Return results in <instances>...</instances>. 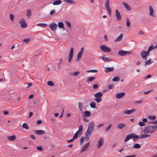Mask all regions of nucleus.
<instances>
[{"mask_svg":"<svg viewBox=\"0 0 157 157\" xmlns=\"http://www.w3.org/2000/svg\"><path fill=\"white\" fill-rule=\"evenodd\" d=\"M94 124L93 121H90L88 124V127L85 134V136L82 137L80 139V144H82L85 140L87 141L89 139L93 132L94 127Z\"/></svg>","mask_w":157,"mask_h":157,"instance_id":"obj_1","label":"nucleus"},{"mask_svg":"<svg viewBox=\"0 0 157 157\" xmlns=\"http://www.w3.org/2000/svg\"><path fill=\"white\" fill-rule=\"evenodd\" d=\"M157 129V125L152 126H147L145 127L143 130L144 134L152 133L156 131Z\"/></svg>","mask_w":157,"mask_h":157,"instance_id":"obj_2","label":"nucleus"},{"mask_svg":"<svg viewBox=\"0 0 157 157\" xmlns=\"http://www.w3.org/2000/svg\"><path fill=\"white\" fill-rule=\"evenodd\" d=\"M103 95V93L102 92H98L94 95V96L95 97V100L98 103L102 101L101 97Z\"/></svg>","mask_w":157,"mask_h":157,"instance_id":"obj_3","label":"nucleus"},{"mask_svg":"<svg viewBox=\"0 0 157 157\" xmlns=\"http://www.w3.org/2000/svg\"><path fill=\"white\" fill-rule=\"evenodd\" d=\"M149 15L152 18H155V16L154 13V11L153 8L151 6H149Z\"/></svg>","mask_w":157,"mask_h":157,"instance_id":"obj_4","label":"nucleus"},{"mask_svg":"<svg viewBox=\"0 0 157 157\" xmlns=\"http://www.w3.org/2000/svg\"><path fill=\"white\" fill-rule=\"evenodd\" d=\"M19 23L22 28H25L27 27V24L25 22L24 18H22L19 21Z\"/></svg>","mask_w":157,"mask_h":157,"instance_id":"obj_5","label":"nucleus"},{"mask_svg":"<svg viewBox=\"0 0 157 157\" xmlns=\"http://www.w3.org/2000/svg\"><path fill=\"white\" fill-rule=\"evenodd\" d=\"M149 55V53L147 51H143L141 53V56L143 59L144 60L147 59V56Z\"/></svg>","mask_w":157,"mask_h":157,"instance_id":"obj_6","label":"nucleus"},{"mask_svg":"<svg viewBox=\"0 0 157 157\" xmlns=\"http://www.w3.org/2000/svg\"><path fill=\"white\" fill-rule=\"evenodd\" d=\"M118 53L119 55L121 56H124L127 54H131V52L129 51L124 50L119 51Z\"/></svg>","mask_w":157,"mask_h":157,"instance_id":"obj_7","label":"nucleus"},{"mask_svg":"<svg viewBox=\"0 0 157 157\" xmlns=\"http://www.w3.org/2000/svg\"><path fill=\"white\" fill-rule=\"evenodd\" d=\"M101 50L104 52H110L111 49L105 45H101L100 46Z\"/></svg>","mask_w":157,"mask_h":157,"instance_id":"obj_8","label":"nucleus"},{"mask_svg":"<svg viewBox=\"0 0 157 157\" xmlns=\"http://www.w3.org/2000/svg\"><path fill=\"white\" fill-rule=\"evenodd\" d=\"M74 53V48L72 47L71 48L69 52V57L68 58V61L69 62H70L72 59Z\"/></svg>","mask_w":157,"mask_h":157,"instance_id":"obj_9","label":"nucleus"},{"mask_svg":"<svg viewBox=\"0 0 157 157\" xmlns=\"http://www.w3.org/2000/svg\"><path fill=\"white\" fill-rule=\"evenodd\" d=\"M134 135L133 133H131L130 134L127 135L125 138L124 140V141L125 142L128 141L129 140L132 138Z\"/></svg>","mask_w":157,"mask_h":157,"instance_id":"obj_10","label":"nucleus"},{"mask_svg":"<svg viewBox=\"0 0 157 157\" xmlns=\"http://www.w3.org/2000/svg\"><path fill=\"white\" fill-rule=\"evenodd\" d=\"M90 144V142H88L86 144L85 146H83L80 152V153H82L83 152L86 151V149L89 147Z\"/></svg>","mask_w":157,"mask_h":157,"instance_id":"obj_11","label":"nucleus"},{"mask_svg":"<svg viewBox=\"0 0 157 157\" xmlns=\"http://www.w3.org/2000/svg\"><path fill=\"white\" fill-rule=\"evenodd\" d=\"M104 139L103 137H101L100 138L98 142V145L97 146L98 148H100L104 144Z\"/></svg>","mask_w":157,"mask_h":157,"instance_id":"obj_12","label":"nucleus"},{"mask_svg":"<svg viewBox=\"0 0 157 157\" xmlns=\"http://www.w3.org/2000/svg\"><path fill=\"white\" fill-rule=\"evenodd\" d=\"M115 12L116 17L117 20L118 21H120L121 19V17L119 12L118 10H117L116 9L115 10Z\"/></svg>","mask_w":157,"mask_h":157,"instance_id":"obj_13","label":"nucleus"},{"mask_svg":"<svg viewBox=\"0 0 157 157\" xmlns=\"http://www.w3.org/2000/svg\"><path fill=\"white\" fill-rule=\"evenodd\" d=\"M136 111L135 109H132L129 110H126L123 112V113L124 114H130Z\"/></svg>","mask_w":157,"mask_h":157,"instance_id":"obj_14","label":"nucleus"},{"mask_svg":"<svg viewBox=\"0 0 157 157\" xmlns=\"http://www.w3.org/2000/svg\"><path fill=\"white\" fill-rule=\"evenodd\" d=\"M57 27V25L56 24L53 23L49 25V28L52 30L54 31Z\"/></svg>","mask_w":157,"mask_h":157,"instance_id":"obj_15","label":"nucleus"},{"mask_svg":"<svg viewBox=\"0 0 157 157\" xmlns=\"http://www.w3.org/2000/svg\"><path fill=\"white\" fill-rule=\"evenodd\" d=\"M122 4L126 9L128 11L131 10V8L130 6L127 3L123 2Z\"/></svg>","mask_w":157,"mask_h":157,"instance_id":"obj_16","label":"nucleus"},{"mask_svg":"<svg viewBox=\"0 0 157 157\" xmlns=\"http://www.w3.org/2000/svg\"><path fill=\"white\" fill-rule=\"evenodd\" d=\"M34 133L38 135H43L44 134V131L43 130H35Z\"/></svg>","mask_w":157,"mask_h":157,"instance_id":"obj_17","label":"nucleus"},{"mask_svg":"<svg viewBox=\"0 0 157 157\" xmlns=\"http://www.w3.org/2000/svg\"><path fill=\"white\" fill-rule=\"evenodd\" d=\"M125 95V93L123 92H121L117 93L116 96V97L118 99L121 98L123 97Z\"/></svg>","mask_w":157,"mask_h":157,"instance_id":"obj_18","label":"nucleus"},{"mask_svg":"<svg viewBox=\"0 0 157 157\" xmlns=\"http://www.w3.org/2000/svg\"><path fill=\"white\" fill-rule=\"evenodd\" d=\"M123 34L122 33H121L120 36L115 40V42H117L121 41L122 38Z\"/></svg>","mask_w":157,"mask_h":157,"instance_id":"obj_19","label":"nucleus"},{"mask_svg":"<svg viewBox=\"0 0 157 157\" xmlns=\"http://www.w3.org/2000/svg\"><path fill=\"white\" fill-rule=\"evenodd\" d=\"M150 136V135L147 134H144L141 135L140 136V138L142 139L144 138H147Z\"/></svg>","mask_w":157,"mask_h":157,"instance_id":"obj_20","label":"nucleus"},{"mask_svg":"<svg viewBox=\"0 0 157 157\" xmlns=\"http://www.w3.org/2000/svg\"><path fill=\"white\" fill-rule=\"evenodd\" d=\"M114 70L113 67H109L105 68V72L108 73L113 71Z\"/></svg>","mask_w":157,"mask_h":157,"instance_id":"obj_21","label":"nucleus"},{"mask_svg":"<svg viewBox=\"0 0 157 157\" xmlns=\"http://www.w3.org/2000/svg\"><path fill=\"white\" fill-rule=\"evenodd\" d=\"M101 58L103 59L105 62H109L112 60V58L105 57L104 56H101Z\"/></svg>","mask_w":157,"mask_h":157,"instance_id":"obj_22","label":"nucleus"},{"mask_svg":"<svg viewBox=\"0 0 157 157\" xmlns=\"http://www.w3.org/2000/svg\"><path fill=\"white\" fill-rule=\"evenodd\" d=\"M126 126V124L123 123L118 124L117 126V128L118 129H121Z\"/></svg>","mask_w":157,"mask_h":157,"instance_id":"obj_23","label":"nucleus"},{"mask_svg":"<svg viewBox=\"0 0 157 157\" xmlns=\"http://www.w3.org/2000/svg\"><path fill=\"white\" fill-rule=\"evenodd\" d=\"M16 136L15 135L8 136V140L10 141H13L15 140L16 139Z\"/></svg>","mask_w":157,"mask_h":157,"instance_id":"obj_24","label":"nucleus"},{"mask_svg":"<svg viewBox=\"0 0 157 157\" xmlns=\"http://www.w3.org/2000/svg\"><path fill=\"white\" fill-rule=\"evenodd\" d=\"M80 74V72L78 71H76L75 72L71 73L70 74L73 76H77Z\"/></svg>","mask_w":157,"mask_h":157,"instance_id":"obj_25","label":"nucleus"},{"mask_svg":"<svg viewBox=\"0 0 157 157\" xmlns=\"http://www.w3.org/2000/svg\"><path fill=\"white\" fill-rule=\"evenodd\" d=\"M65 1L66 2L72 5H75V2L72 0H65Z\"/></svg>","mask_w":157,"mask_h":157,"instance_id":"obj_26","label":"nucleus"},{"mask_svg":"<svg viewBox=\"0 0 157 157\" xmlns=\"http://www.w3.org/2000/svg\"><path fill=\"white\" fill-rule=\"evenodd\" d=\"M31 11L30 9L27 10V13H26V16L28 17H29L31 15Z\"/></svg>","mask_w":157,"mask_h":157,"instance_id":"obj_27","label":"nucleus"},{"mask_svg":"<svg viewBox=\"0 0 157 157\" xmlns=\"http://www.w3.org/2000/svg\"><path fill=\"white\" fill-rule=\"evenodd\" d=\"M82 129H83L82 126V124H81L79 126L78 130L77 131L78 132H79V133L81 134L82 133Z\"/></svg>","mask_w":157,"mask_h":157,"instance_id":"obj_28","label":"nucleus"},{"mask_svg":"<svg viewBox=\"0 0 157 157\" xmlns=\"http://www.w3.org/2000/svg\"><path fill=\"white\" fill-rule=\"evenodd\" d=\"M91 115V113L89 111H86L84 112V116L86 117H89Z\"/></svg>","mask_w":157,"mask_h":157,"instance_id":"obj_29","label":"nucleus"},{"mask_svg":"<svg viewBox=\"0 0 157 157\" xmlns=\"http://www.w3.org/2000/svg\"><path fill=\"white\" fill-rule=\"evenodd\" d=\"M78 108L81 111H82V109L83 105L80 102H79L78 104Z\"/></svg>","mask_w":157,"mask_h":157,"instance_id":"obj_30","label":"nucleus"},{"mask_svg":"<svg viewBox=\"0 0 157 157\" xmlns=\"http://www.w3.org/2000/svg\"><path fill=\"white\" fill-rule=\"evenodd\" d=\"M22 127L23 128H25L26 129H28L29 128V127L26 123H23L22 124Z\"/></svg>","mask_w":157,"mask_h":157,"instance_id":"obj_31","label":"nucleus"},{"mask_svg":"<svg viewBox=\"0 0 157 157\" xmlns=\"http://www.w3.org/2000/svg\"><path fill=\"white\" fill-rule=\"evenodd\" d=\"M155 49L154 47H153V45H151L148 48L147 52L149 53L152 50Z\"/></svg>","mask_w":157,"mask_h":157,"instance_id":"obj_32","label":"nucleus"},{"mask_svg":"<svg viewBox=\"0 0 157 157\" xmlns=\"http://www.w3.org/2000/svg\"><path fill=\"white\" fill-rule=\"evenodd\" d=\"M80 134H81V133H79V132H78L77 131L75 133V135H74L73 138L75 139H77L78 137V135Z\"/></svg>","mask_w":157,"mask_h":157,"instance_id":"obj_33","label":"nucleus"},{"mask_svg":"<svg viewBox=\"0 0 157 157\" xmlns=\"http://www.w3.org/2000/svg\"><path fill=\"white\" fill-rule=\"evenodd\" d=\"M132 138L133 140L135 141L138 140L140 138V137L138 135H134Z\"/></svg>","mask_w":157,"mask_h":157,"instance_id":"obj_34","label":"nucleus"},{"mask_svg":"<svg viewBox=\"0 0 157 157\" xmlns=\"http://www.w3.org/2000/svg\"><path fill=\"white\" fill-rule=\"evenodd\" d=\"M140 145L138 144H136L133 146V147L136 149H138L140 148Z\"/></svg>","mask_w":157,"mask_h":157,"instance_id":"obj_35","label":"nucleus"},{"mask_svg":"<svg viewBox=\"0 0 157 157\" xmlns=\"http://www.w3.org/2000/svg\"><path fill=\"white\" fill-rule=\"evenodd\" d=\"M148 118L151 120H154L155 119L156 117L155 115L153 116H148Z\"/></svg>","mask_w":157,"mask_h":157,"instance_id":"obj_36","label":"nucleus"},{"mask_svg":"<svg viewBox=\"0 0 157 157\" xmlns=\"http://www.w3.org/2000/svg\"><path fill=\"white\" fill-rule=\"evenodd\" d=\"M95 78V77H89L87 79V82H89L92 81L94 80Z\"/></svg>","mask_w":157,"mask_h":157,"instance_id":"obj_37","label":"nucleus"},{"mask_svg":"<svg viewBox=\"0 0 157 157\" xmlns=\"http://www.w3.org/2000/svg\"><path fill=\"white\" fill-rule=\"evenodd\" d=\"M37 25L43 27H46L47 26V25L45 23H39L37 24Z\"/></svg>","mask_w":157,"mask_h":157,"instance_id":"obj_38","label":"nucleus"},{"mask_svg":"<svg viewBox=\"0 0 157 157\" xmlns=\"http://www.w3.org/2000/svg\"><path fill=\"white\" fill-rule=\"evenodd\" d=\"M151 62V59H149L148 60L146 61L145 62V65H149Z\"/></svg>","mask_w":157,"mask_h":157,"instance_id":"obj_39","label":"nucleus"},{"mask_svg":"<svg viewBox=\"0 0 157 157\" xmlns=\"http://www.w3.org/2000/svg\"><path fill=\"white\" fill-rule=\"evenodd\" d=\"M66 23L67 26L70 29L71 28V25L70 22L68 21H66Z\"/></svg>","mask_w":157,"mask_h":157,"instance_id":"obj_40","label":"nucleus"},{"mask_svg":"<svg viewBox=\"0 0 157 157\" xmlns=\"http://www.w3.org/2000/svg\"><path fill=\"white\" fill-rule=\"evenodd\" d=\"M105 8L106 9V10H107L109 15H110L111 13V9L110 8V7L109 6V7H105Z\"/></svg>","mask_w":157,"mask_h":157,"instance_id":"obj_41","label":"nucleus"},{"mask_svg":"<svg viewBox=\"0 0 157 157\" xmlns=\"http://www.w3.org/2000/svg\"><path fill=\"white\" fill-rule=\"evenodd\" d=\"M98 72V70H87L86 71V72H94V73H96Z\"/></svg>","mask_w":157,"mask_h":157,"instance_id":"obj_42","label":"nucleus"},{"mask_svg":"<svg viewBox=\"0 0 157 157\" xmlns=\"http://www.w3.org/2000/svg\"><path fill=\"white\" fill-rule=\"evenodd\" d=\"M47 84L50 86H53L54 85V83L51 81H49L48 82Z\"/></svg>","mask_w":157,"mask_h":157,"instance_id":"obj_43","label":"nucleus"},{"mask_svg":"<svg viewBox=\"0 0 157 157\" xmlns=\"http://www.w3.org/2000/svg\"><path fill=\"white\" fill-rule=\"evenodd\" d=\"M120 80L119 77H115L113 79V81L114 82H117L119 81Z\"/></svg>","mask_w":157,"mask_h":157,"instance_id":"obj_44","label":"nucleus"},{"mask_svg":"<svg viewBox=\"0 0 157 157\" xmlns=\"http://www.w3.org/2000/svg\"><path fill=\"white\" fill-rule=\"evenodd\" d=\"M109 0H106V2L105 3V7H109Z\"/></svg>","mask_w":157,"mask_h":157,"instance_id":"obj_45","label":"nucleus"},{"mask_svg":"<svg viewBox=\"0 0 157 157\" xmlns=\"http://www.w3.org/2000/svg\"><path fill=\"white\" fill-rule=\"evenodd\" d=\"M37 149L40 151H42L43 150V148H42V146H39L37 147Z\"/></svg>","mask_w":157,"mask_h":157,"instance_id":"obj_46","label":"nucleus"},{"mask_svg":"<svg viewBox=\"0 0 157 157\" xmlns=\"http://www.w3.org/2000/svg\"><path fill=\"white\" fill-rule=\"evenodd\" d=\"M90 106L91 107L94 108L96 107V105L94 103L92 102L90 104Z\"/></svg>","mask_w":157,"mask_h":157,"instance_id":"obj_47","label":"nucleus"},{"mask_svg":"<svg viewBox=\"0 0 157 157\" xmlns=\"http://www.w3.org/2000/svg\"><path fill=\"white\" fill-rule=\"evenodd\" d=\"M82 55L78 53L77 55V58L76 59L77 61H78L81 58Z\"/></svg>","mask_w":157,"mask_h":157,"instance_id":"obj_48","label":"nucleus"},{"mask_svg":"<svg viewBox=\"0 0 157 157\" xmlns=\"http://www.w3.org/2000/svg\"><path fill=\"white\" fill-rule=\"evenodd\" d=\"M126 25L127 27H128L130 25V22L129 21V19L128 18L126 19Z\"/></svg>","mask_w":157,"mask_h":157,"instance_id":"obj_49","label":"nucleus"},{"mask_svg":"<svg viewBox=\"0 0 157 157\" xmlns=\"http://www.w3.org/2000/svg\"><path fill=\"white\" fill-rule=\"evenodd\" d=\"M30 41V39L28 38V39H25L23 40V42L24 43H28Z\"/></svg>","mask_w":157,"mask_h":157,"instance_id":"obj_50","label":"nucleus"},{"mask_svg":"<svg viewBox=\"0 0 157 157\" xmlns=\"http://www.w3.org/2000/svg\"><path fill=\"white\" fill-rule=\"evenodd\" d=\"M53 4L54 5H59V0H57L53 2Z\"/></svg>","mask_w":157,"mask_h":157,"instance_id":"obj_51","label":"nucleus"},{"mask_svg":"<svg viewBox=\"0 0 157 157\" xmlns=\"http://www.w3.org/2000/svg\"><path fill=\"white\" fill-rule=\"evenodd\" d=\"M111 126H112V124H110L109 125V126H108V127L105 129V132L108 131L111 128Z\"/></svg>","mask_w":157,"mask_h":157,"instance_id":"obj_52","label":"nucleus"},{"mask_svg":"<svg viewBox=\"0 0 157 157\" xmlns=\"http://www.w3.org/2000/svg\"><path fill=\"white\" fill-rule=\"evenodd\" d=\"M10 19L11 21H13L14 20V16L13 14L10 13Z\"/></svg>","mask_w":157,"mask_h":157,"instance_id":"obj_53","label":"nucleus"},{"mask_svg":"<svg viewBox=\"0 0 157 157\" xmlns=\"http://www.w3.org/2000/svg\"><path fill=\"white\" fill-rule=\"evenodd\" d=\"M84 51V48L82 47L80 51L78 53L82 55Z\"/></svg>","mask_w":157,"mask_h":157,"instance_id":"obj_54","label":"nucleus"},{"mask_svg":"<svg viewBox=\"0 0 157 157\" xmlns=\"http://www.w3.org/2000/svg\"><path fill=\"white\" fill-rule=\"evenodd\" d=\"M139 125L141 126H144L145 125V124L143 122L140 121L139 123Z\"/></svg>","mask_w":157,"mask_h":157,"instance_id":"obj_55","label":"nucleus"},{"mask_svg":"<svg viewBox=\"0 0 157 157\" xmlns=\"http://www.w3.org/2000/svg\"><path fill=\"white\" fill-rule=\"evenodd\" d=\"M64 27V24L63 23L61 22H59V28H63Z\"/></svg>","mask_w":157,"mask_h":157,"instance_id":"obj_56","label":"nucleus"},{"mask_svg":"<svg viewBox=\"0 0 157 157\" xmlns=\"http://www.w3.org/2000/svg\"><path fill=\"white\" fill-rule=\"evenodd\" d=\"M114 86L113 85H109L108 86V88L109 89H111L113 88Z\"/></svg>","mask_w":157,"mask_h":157,"instance_id":"obj_57","label":"nucleus"},{"mask_svg":"<svg viewBox=\"0 0 157 157\" xmlns=\"http://www.w3.org/2000/svg\"><path fill=\"white\" fill-rule=\"evenodd\" d=\"M93 87L94 89H97L98 87V86L97 84H95L93 85Z\"/></svg>","mask_w":157,"mask_h":157,"instance_id":"obj_58","label":"nucleus"},{"mask_svg":"<svg viewBox=\"0 0 157 157\" xmlns=\"http://www.w3.org/2000/svg\"><path fill=\"white\" fill-rule=\"evenodd\" d=\"M151 77V75H147L145 78V79H147Z\"/></svg>","mask_w":157,"mask_h":157,"instance_id":"obj_59","label":"nucleus"},{"mask_svg":"<svg viewBox=\"0 0 157 157\" xmlns=\"http://www.w3.org/2000/svg\"><path fill=\"white\" fill-rule=\"evenodd\" d=\"M74 140H75V139L73 138H72L71 139H70V140H67V142L68 143L71 142L73 141Z\"/></svg>","mask_w":157,"mask_h":157,"instance_id":"obj_60","label":"nucleus"},{"mask_svg":"<svg viewBox=\"0 0 157 157\" xmlns=\"http://www.w3.org/2000/svg\"><path fill=\"white\" fill-rule=\"evenodd\" d=\"M144 33L143 31H140V30L139 31V32H138V34L140 35H143L144 34Z\"/></svg>","mask_w":157,"mask_h":157,"instance_id":"obj_61","label":"nucleus"},{"mask_svg":"<svg viewBox=\"0 0 157 157\" xmlns=\"http://www.w3.org/2000/svg\"><path fill=\"white\" fill-rule=\"evenodd\" d=\"M55 13V10H51L50 12V14L51 15H52L54 14Z\"/></svg>","mask_w":157,"mask_h":157,"instance_id":"obj_62","label":"nucleus"},{"mask_svg":"<svg viewBox=\"0 0 157 157\" xmlns=\"http://www.w3.org/2000/svg\"><path fill=\"white\" fill-rule=\"evenodd\" d=\"M30 137L32 139H33V140H35V137L33 135V134H31L30 135Z\"/></svg>","mask_w":157,"mask_h":157,"instance_id":"obj_63","label":"nucleus"},{"mask_svg":"<svg viewBox=\"0 0 157 157\" xmlns=\"http://www.w3.org/2000/svg\"><path fill=\"white\" fill-rule=\"evenodd\" d=\"M103 124H99V125H98L97 126V128H100V127H101L102 126H103Z\"/></svg>","mask_w":157,"mask_h":157,"instance_id":"obj_64","label":"nucleus"}]
</instances>
